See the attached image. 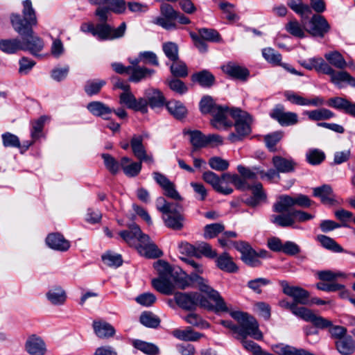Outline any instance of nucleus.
<instances>
[{
  "instance_id": "7c9ffc66",
  "label": "nucleus",
  "mask_w": 355,
  "mask_h": 355,
  "mask_svg": "<svg viewBox=\"0 0 355 355\" xmlns=\"http://www.w3.org/2000/svg\"><path fill=\"white\" fill-rule=\"evenodd\" d=\"M87 110L94 116H101L104 119H108L107 115L110 114L113 110L100 101H92L87 105Z\"/></svg>"
},
{
  "instance_id": "774afa93",
  "label": "nucleus",
  "mask_w": 355,
  "mask_h": 355,
  "mask_svg": "<svg viewBox=\"0 0 355 355\" xmlns=\"http://www.w3.org/2000/svg\"><path fill=\"white\" fill-rule=\"evenodd\" d=\"M209 166L216 171H223L228 168L229 162L226 159L221 158L220 157H212L209 159Z\"/></svg>"
},
{
  "instance_id": "f3484780",
  "label": "nucleus",
  "mask_w": 355,
  "mask_h": 355,
  "mask_svg": "<svg viewBox=\"0 0 355 355\" xmlns=\"http://www.w3.org/2000/svg\"><path fill=\"white\" fill-rule=\"evenodd\" d=\"M326 71L324 74L330 76V81L339 88L343 87V83H347L352 87H355V78L352 76L348 72L345 71H336L332 68L331 66L328 64L326 67Z\"/></svg>"
},
{
  "instance_id": "052dcab7",
  "label": "nucleus",
  "mask_w": 355,
  "mask_h": 355,
  "mask_svg": "<svg viewBox=\"0 0 355 355\" xmlns=\"http://www.w3.org/2000/svg\"><path fill=\"white\" fill-rule=\"evenodd\" d=\"M263 57L268 62L275 64H281L282 55L272 48H266L262 50Z\"/></svg>"
},
{
  "instance_id": "680f3d73",
  "label": "nucleus",
  "mask_w": 355,
  "mask_h": 355,
  "mask_svg": "<svg viewBox=\"0 0 355 355\" xmlns=\"http://www.w3.org/2000/svg\"><path fill=\"white\" fill-rule=\"evenodd\" d=\"M219 105L215 104L213 98L209 96H204L200 102V110L202 114H213L215 108Z\"/></svg>"
},
{
  "instance_id": "9d476101",
  "label": "nucleus",
  "mask_w": 355,
  "mask_h": 355,
  "mask_svg": "<svg viewBox=\"0 0 355 355\" xmlns=\"http://www.w3.org/2000/svg\"><path fill=\"white\" fill-rule=\"evenodd\" d=\"M235 248L241 254V259L248 265L257 267L261 264L259 257L266 258L268 254L266 250H260L257 252L250 245L243 241L234 243Z\"/></svg>"
},
{
  "instance_id": "4c0bfd02",
  "label": "nucleus",
  "mask_w": 355,
  "mask_h": 355,
  "mask_svg": "<svg viewBox=\"0 0 355 355\" xmlns=\"http://www.w3.org/2000/svg\"><path fill=\"white\" fill-rule=\"evenodd\" d=\"M148 105L152 108L162 107L164 104L165 98L162 93L157 89H148L145 93Z\"/></svg>"
},
{
  "instance_id": "412c9836",
  "label": "nucleus",
  "mask_w": 355,
  "mask_h": 355,
  "mask_svg": "<svg viewBox=\"0 0 355 355\" xmlns=\"http://www.w3.org/2000/svg\"><path fill=\"white\" fill-rule=\"evenodd\" d=\"M25 348L31 355H45L47 351L44 341L36 335H32L28 338Z\"/></svg>"
},
{
  "instance_id": "49530a36",
  "label": "nucleus",
  "mask_w": 355,
  "mask_h": 355,
  "mask_svg": "<svg viewBox=\"0 0 355 355\" xmlns=\"http://www.w3.org/2000/svg\"><path fill=\"white\" fill-rule=\"evenodd\" d=\"M288 6L295 12L300 15L302 17H308L311 13V8L309 5L304 4L301 0H288Z\"/></svg>"
},
{
  "instance_id": "79ce46f5",
  "label": "nucleus",
  "mask_w": 355,
  "mask_h": 355,
  "mask_svg": "<svg viewBox=\"0 0 355 355\" xmlns=\"http://www.w3.org/2000/svg\"><path fill=\"white\" fill-rule=\"evenodd\" d=\"M216 265L220 270L228 272H234L238 270L232 258L227 253H223L217 258Z\"/></svg>"
},
{
  "instance_id": "f704fd0d",
  "label": "nucleus",
  "mask_w": 355,
  "mask_h": 355,
  "mask_svg": "<svg viewBox=\"0 0 355 355\" xmlns=\"http://www.w3.org/2000/svg\"><path fill=\"white\" fill-rule=\"evenodd\" d=\"M172 334L178 339L184 341H197L204 336L203 334L193 331L191 327L175 329Z\"/></svg>"
},
{
  "instance_id": "393cba45",
  "label": "nucleus",
  "mask_w": 355,
  "mask_h": 355,
  "mask_svg": "<svg viewBox=\"0 0 355 355\" xmlns=\"http://www.w3.org/2000/svg\"><path fill=\"white\" fill-rule=\"evenodd\" d=\"M92 327L94 333L100 338L107 339L115 334L114 327L106 321L95 320L93 322Z\"/></svg>"
},
{
  "instance_id": "c756f323",
  "label": "nucleus",
  "mask_w": 355,
  "mask_h": 355,
  "mask_svg": "<svg viewBox=\"0 0 355 355\" xmlns=\"http://www.w3.org/2000/svg\"><path fill=\"white\" fill-rule=\"evenodd\" d=\"M195 299L194 293H174L175 302L182 309L185 310H192L195 309Z\"/></svg>"
},
{
  "instance_id": "bf43d9fd",
  "label": "nucleus",
  "mask_w": 355,
  "mask_h": 355,
  "mask_svg": "<svg viewBox=\"0 0 355 355\" xmlns=\"http://www.w3.org/2000/svg\"><path fill=\"white\" fill-rule=\"evenodd\" d=\"M306 161L311 165L320 164L325 158L324 153L318 149H311L306 155Z\"/></svg>"
},
{
  "instance_id": "72a5a7b5",
  "label": "nucleus",
  "mask_w": 355,
  "mask_h": 355,
  "mask_svg": "<svg viewBox=\"0 0 355 355\" xmlns=\"http://www.w3.org/2000/svg\"><path fill=\"white\" fill-rule=\"evenodd\" d=\"M155 73V70L143 67H131L129 80L139 83L144 78L150 77Z\"/></svg>"
},
{
  "instance_id": "20e7f679",
  "label": "nucleus",
  "mask_w": 355,
  "mask_h": 355,
  "mask_svg": "<svg viewBox=\"0 0 355 355\" xmlns=\"http://www.w3.org/2000/svg\"><path fill=\"white\" fill-rule=\"evenodd\" d=\"M223 178L226 179L225 185L232 183L239 189H251L252 191V196L245 200L246 204L254 207L265 200L266 194L263 191V187L260 182H255L251 185L243 177L236 174L223 173Z\"/></svg>"
},
{
  "instance_id": "c03bdc74",
  "label": "nucleus",
  "mask_w": 355,
  "mask_h": 355,
  "mask_svg": "<svg viewBox=\"0 0 355 355\" xmlns=\"http://www.w3.org/2000/svg\"><path fill=\"white\" fill-rule=\"evenodd\" d=\"M304 114L312 121L327 120L335 116L333 112L326 108L306 111Z\"/></svg>"
},
{
  "instance_id": "ea45409f",
  "label": "nucleus",
  "mask_w": 355,
  "mask_h": 355,
  "mask_svg": "<svg viewBox=\"0 0 355 355\" xmlns=\"http://www.w3.org/2000/svg\"><path fill=\"white\" fill-rule=\"evenodd\" d=\"M324 58L329 62L330 66L332 65L338 69H344L347 67V62L345 60L342 54L337 51H333L324 54Z\"/></svg>"
},
{
  "instance_id": "f257e3e1",
  "label": "nucleus",
  "mask_w": 355,
  "mask_h": 355,
  "mask_svg": "<svg viewBox=\"0 0 355 355\" xmlns=\"http://www.w3.org/2000/svg\"><path fill=\"white\" fill-rule=\"evenodd\" d=\"M182 260L192 269L190 275L184 277H178L177 272H174L171 266L163 260H159L154 263V268L157 270L159 278H173L178 288L185 289L187 287L197 286L202 292L209 293L211 297L217 301L218 309L225 310V304L218 295V291L214 290L209 284L207 279L200 275L204 271L201 263L190 258H182Z\"/></svg>"
},
{
  "instance_id": "ddd939ff",
  "label": "nucleus",
  "mask_w": 355,
  "mask_h": 355,
  "mask_svg": "<svg viewBox=\"0 0 355 355\" xmlns=\"http://www.w3.org/2000/svg\"><path fill=\"white\" fill-rule=\"evenodd\" d=\"M330 30V26L325 18L314 15L309 20L306 31L313 37H323Z\"/></svg>"
},
{
  "instance_id": "a18cd8bd",
  "label": "nucleus",
  "mask_w": 355,
  "mask_h": 355,
  "mask_svg": "<svg viewBox=\"0 0 355 355\" xmlns=\"http://www.w3.org/2000/svg\"><path fill=\"white\" fill-rule=\"evenodd\" d=\"M286 31L291 35L298 38L306 37V29L296 20H291L285 25Z\"/></svg>"
},
{
  "instance_id": "4d7b16f0",
  "label": "nucleus",
  "mask_w": 355,
  "mask_h": 355,
  "mask_svg": "<svg viewBox=\"0 0 355 355\" xmlns=\"http://www.w3.org/2000/svg\"><path fill=\"white\" fill-rule=\"evenodd\" d=\"M47 120L48 117L46 116H42L32 122L31 137L33 140H36L40 137L44 123Z\"/></svg>"
},
{
  "instance_id": "e2e57ef3",
  "label": "nucleus",
  "mask_w": 355,
  "mask_h": 355,
  "mask_svg": "<svg viewBox=\"0 0 355 355\" xmlns=\"http://www.w3.org/2000/svg\"><path fill=\"white\" fill-rule=\"evenodd\" d=\"M198 33L203 40L209 42H220L222 41L219 33L214 29L201 28L199 29Z\"/></svg>"
},
{
  "instance_id": "6ab92c4d",
  "label": "nucleus",
  "mask_w": 355,
  "mask_h": 355,
  "mask_svg": "<svg viewBox=\"0 0 355 355\" xmlns=\"http://www.w3.org/2000/svg\"><path fill=\"white\" fill-rule=\"evenodd\" d=\"M281 286L284 293L292 297L296 303L306 304L309 297V293L307 291L299 286H290L286 281H282Z\"/></svg>"
},
{
  "instance_id": "f03ea898",
  "label": "nucleus",
  "mask_w": 355,
  "mask_h": 355,
  "mask_svg": "<svg viewBox=\"0 0 355 355\" xmlns=\"http://www.w3.org/2000/svg\"><path fill=\"white\" fill-rule=\"evenodd\" d=\"M230 315L245 328L243 334L236 337L237 339L241 341L246 350L252 352L253 355H259L262 351L261 347L247 338L249 336L257 340L263 339V334L259 329L257 320L249 314L241 311H231Z\"/></svg>"
},
{
  "instance_id": "f8f14e48",
  "label": "nucleus",
  "mask_w": 355,
  "mask_h": 355,
  "mask_svg": "<svg viewBox=\"0 0 355 355\" xmlns=\"http://www.w3.org/2000/svg\"><path fill=\"white\" fill-rule=\"evenodd\" d=\"M270 116L282 126H290L298 123V115L295 112L285 111L282 105H277L270 112Z\"/></svg>"
},
{
  "instance_id": "69168bd1",
  "label": "nucleus",
  "mask_w": 355,
  "mask_h": 355,
  "mask_svg": "<svg viewBox=\"0 0 355 355\" xmlns=\"http://www.w3.org/2000/svg\"><path fill=\"white\" fill-rule=\"evenodd\" d=\"M163 51L166 56L171 61H177L178 60V46L172 42H168L163 44Z\"/></svg>"
},
{
  "instance_id": "2eb2a0df",
  "label": "nucleus",
  "mask_w": 355,
  "mask_h": 355,
  "mask_svg": "<svg viewBox=\"0 0 355 355\" xmlns=\"http://www.w3.org/2000/svg\"><path fill=\"white\" fill-rule=\"evenodd\" d=\"M148 135L146 134L141 135H135L130 140V146L134 155L141 162H145L148 164H153L154 159L152 155H148L145 147L143 145V141Z\"/></svg>"
},
{
  "instance_id": "4468645a",
  "label": "nucleus",
  "mask_w": 355,
  "mask_h": 355,
  "mask_svg": "<svg viewBox=\"0 0 355 355\" xmlns=\"http://www.w3.org/2000/svg\"><path fill=\"white\" fill-rule=\"evenodd\" d=\"M119 103L128 108L145 114L148 112V103L146 98H136L130 90L123 92L119 96Z\"/></svg>"
},
{
  "instance_id": "0e129e2a",
  "label": "nucleus",
  "mask_w": 355,
  "mask_h": 355,
  "mask_svg": "<svg viewBox=\"0 0 355 355\" xmlns=\"http://www.w3.org/2000/svg\"><path fill=\"white\" fill-rule=\"evenodd\" d=\"M237 170L246 182L253 181L259 176V169L258 168L250 169L243 166L239 165Z\"/></svg>"
},
{
  "instance_id": "39448f33",
  "label": "nucleus",
  "mask_w": 355,
  "mask_h": 355,
  "mask_svg": "<svg viewBox=\"0 0 355 355\" xmlns=\"http://www.w3.org/2000/svg\"><path fill=\"white\" fill-rule=\"evenodd\" d=\"M156 207L162 213V218L166 227L174 230H180L183 227L184 218L178 211L177 204L171 203L163 197L156 199Z\"/></svg>"
},
{
  "instance_id": "6e6d98bb",
  "label": "nucleus",
  "mask_w": 355,
  "mask_h": 355,
  "mask_svg": "<svg viewBox=\"0 0 355 355\" xmlns=\"http://www.w3.org/2000/svg\"><path fill=\"white\" fill-rule=\"evenodd\" d=\"M102 158L103 159L104 164L106 168L112 173L116 174L120 168L121 162H117L112 156L109 154H103Z\"/></svg>"
},
{
  "instance_id": "37998d69",
  "label": "nucleus",
  "mask_w": 355,
  "mask_h": 355,
  "mask_svg": "<svg viewBox=\"0 0 355 355\" xmlns=\"http://www.w3.org/2000/svg\"><path fill=\"white\" fill-rule=\"evenodd\" d=\"M338 351L343 355H349L355 350V343L351 336H345L336 342Z\"/></svg>"
},
{
  "instance_id": "2f4dec72",
  "label": "nucleus",
  "mask_w": 355,
  "mask_h": 355,
  "mask_svg": "<svg viewBox=\"0 0 355 355\" xmlns=\"http://www.w3.org/2000/svg\"><path fill=\"white\" fill-rule=\"evenodd\" d=\"M121 166L124 173L128 177L137 176L141 170V162H131V159L128 157H123L121 159Z\"/></svg>"
},
{
  "instance_id": "5701e85b",
  "label": "nucleus",
  "mask_w": 355,
  "mask_h": 355,
  "mask_svg": "<svg viewBox=\"0 0 355 355\" xmlns=\"http://www.w3.org/2000/svg\"><path fill=\"white\" fill-rule=\"evenodd\" d=\"M222 69L228 76L242 81H245L250 76V72L247 68L235 63L230 62L224 65Z\"/></svg>"
},
{
  "instance_id": "a878e982",
  "label": "nucleus",
  "mask_w": 355,
  "mask_h": 355,
  "mask_svg": "<svg viewBox=\"0 0 355 355\" xmlns=\"http://www.w3.org/2000/svg\"><path fill=\"white\" fill-rule=\"evenodd\" d=\"M23 24L27 28H31L33 26H36L37 21L35 15V11L33 8L32 2L31 0H23Z\"/></svg>"
},
{
  "instance_id": "338daca9",
  "label": "nucleus",
  "mask_w": 355,
  "mask_h": 355,
  "mask_svg": "<svg viewBox=\"0 0 355 355\" xmlns=\"http://www.w3.org/2000/svg\"><path fill=\"white\" fill-rule=\"evenodd\" d=\"M196 251L197 258H200L202 256H205L209 258H214L217 254L209 244L203 242L198 243L196 245Z\"/></svg>"
},
{
  "instance_id": "864d4df0",
  "label": "nucleus",
  "mask_w": 355,
  "mask_h": 355,
  "mask_svg": "<svg viewBox=\"0 0 355 355\" xmlns=\"http://www.w3.org/2000/svg\"><path fill=\"white\" fill-rule=\"evenodd\" d=\"M318 278L322 281L331 282L338 278H345L346 274L341 271H332L330 270H320L317 272Z\"/></svg>"
},
{
  "instance_id": "0eeeda50",
  "label": "nucleus",
  "mask_w": 355,
  "mask_h": 355,
  "mask_svg": "<svg viewBox=\"0 0 355 355\" xmlns=\"http://www.w3.org/2000/svg\"><path fill=\"white\" fill-rule=\"evenodd\" d=\"M313 202L309 198L303 194H299L295 197L288 195L281 196L273 205V211L277 213L288 211L295 205L301 207H309Z\"/></svg>"
},
{
  "instance_id": "58836bf2",
  "label": "nucleus",
  "mask_w": 355,
  "mask_h": 355,
  "mask_svg": "<svg viewBox=\"0 0 355 355\" xmlns=\"http://www.w3.org/2000/svg\"><path fill=\"white\" fill-rule=\"evenodd\" d=\"M300 64L306 69H315L318 72L325 73L328 64L322 58H311L307 60H302Z\"/></svg>"
},
{
  "instance_id": "603ef678",
  "label": "nucleus",
  "mask_w": 355,
  "mask_h": 355,
  "mask_svg": "<svg viewBox=\"0 0 355 355\" xmlns=\"http://www.w3.org/2000/svg\"><path fill=\"white\" fill-rule=\"evenodd\" d=\"M1 139L4 147L21 148L19 138L14 134L6 132L1 135Z\"/></svg>"
},
{
  "instance_id": "a19ab883",
  "label": "nucleus",
  "mask_w": 355,
  "mask_h": 355,
  "mask_svg": "<svg viewBox=\"0 0 355 355\" xmlns=\"http://www.w3.org/2000/svg\"><path fill=\"white\" fill-rule=\"evenodd\" d=\"M317 241H318L320 244L324 248L331 250L334 252H344L347 253V250H345L340 245H339L335 240L332 238L329 237L327 236L320 234L317 236Z\"/></svg>"
},
{
  "instance_id": "13d9d810",
  "label": "nucleus",
  "mask_w": 355,
  "mask_h": 355,
  "mask_svg": "<svg viewBox=\"0 0 355 355\" xmlns=\"http://www.w3.org/2000/svg\"><path fill=\"white\" fill-rule=\"evenodd\" d=\"M184 320L187 323L200 329H207L209 327V324L207 321L204 320L199 315L194 313L188 314L184 317Z\"/></svg>"
},
{
  "instance_id": "3c124183",
  "label": "nucleus",
  "mask_w": 355,
  "mask_h": 355,
  "mask_svg": "<svg viewBox=\"0 0 355 355\" xmlns=\"http://www.w3.org/2000/svg\"><path fill=\"white\" fill-rule=\"evenodd\" d=\"M219 8L225 15V17L229 21H235L239 19L236 13L235 6L227 1H223L218 4Z\"/></svg>"
},
{
  "instance_id": "473e14b6",
  "label": "nucleus",
  "mask_w": 355,
  "mask_h": 355,
  "mask_svg": "<svg viewBox=\"0 0 355 355\" xmlns=\"http://www.w3.org/2000/svg\"><path fill=\"white\" fill-rule=\"evenodd\" d=\"M24 45L18 39L0 40V50L8 54H13L24 49Z\"/></svg>"
},
{
  "instance_id": "4be33fe9",
  "label": "nucleus",
  "mask_w": 355,
  "mask_h": 355,
  "mask_svg": "<svg viewBox=\"0 0 355 355\" xmlns=\"http://www.w3.org/2000/svg\"><path fill=\"white\" fill-rule=\"evenodd\" d=\"M47 245L55 250L67 251L70 248V242L59 233L49 234L46 239Z\"/></svg>"
},
{
  "instance_id": "5fc2aeb1",
  "label": "nucleus",
  "mask_w": 355,
  "mask_h": 355,
  "mask_svg": "<svg viewBox=\"0 0 355 355\" xmlns=\"http://www.w3.org/2000/svg\"><path fill=\"white\" fill-rule=\"evenodd\" d=\"M139 320L142 324L150 328H156L160 323L159 318L150 312L143 313L140 316Z\"/></svg>"
},
{
  "instance_id": "bb28decb",
  "label": "nucleus",
  "mask_w": 355,
  "mask_h": 355,
  "mask_svg": "<svg viewBox=\"0 0 355 355\" xmlns=\"http://www.w3.org/2000/svg\"><path fill=\"white\" fill-rule=\"evenodd\" d=\"M272 162L277 172L283 173L294 171L297 166V163L293 159H287L281 156H274Z\"/></svg>"
},
{
  "instance_id": "7ed1b4c3",
  "label": "nucleus",
  "mask_w": 355,
  "mask_h": 355,
  "mask_svg": "<svg viewBox=\"0 0 355 355\" xmlns=\"http://www.w3.org/2000/svg\"><path fill=\"white\" fill-rule=\"evenodd\" d=\"M10 21L15 31L22 36L21 42L24 45L23 50H28L31 54L37 56L44 48L42 40L34 35L32 27L27 28L24 26L19 15L12 14Z\"/></svg>"
},
{
  "instance_id": "a211bd4d",
  "label": "nucleus",
  "mask_w": 355,
  "mask_h": 355,
  "mask_svg": "<svg viewBox=\"0 0 355 355\" xmlns=\"http://www.w3.org/2000/svg\"><path fill=\"white\" fill-rule=\"evenodd\" d=\"M233 109L229 110L227 107L218 106L215 108L213 114V119L211 125L216 129H223L232 125V122L229 120L228 117L231 116V112Z\"/></svg>"
},
{
  "instance_id": "e433bc0d",
  "label": "nucleus",
  "mask_w": 355,
  "mask_h": 355,
  "mask_svg": "<svg viewBox=\"0 0 355 355\" xmlns=\"http://www.w3.org/2000/svg\"><path fill=\"white\" fill-rule=\"evenodd\" d=\"M166 106L170 114L177 119H182L187 114V109L180 101L172 100Z\"/></svg>"
},
{
  "instance_id": "6e6552de",
  "label": "nucleus",
  "mask_w": 355,
  "mask_h": 355,
  "mask_svg": "<svg viewBox=\"0 0 355 355\" xmlns=\"http://www.w3.org/2000/svg\"><path fill=\"white\" fill-rule=\"evenodd\" d=\"M290 310L296 316L302 320L311 322L314 327L320 329H329L332 322L327 318L315 314L311 310L304 306H296L295 304L289 305Z\"/></svg>"
},
{
  "instance_id": "9b49d317",
  "label": "nucleus",
  "mask_w": 355,
  "mask_h": 355,
  "mask_svg": "<svg viewBox=\"0 0 355 355\" xmlns=\"http://www.w3.org/2000/svg\"><path fill=\"white\" fill-rule=\"evenodd\" d=\"M126 30L125 22L121 24L118 28H112L106 23L98 24L95 26L93 35L100 40H112L122 37Z\"/></svg>"
},
{
  "instance_id": "c85d7f7f",
  "label": "nucleus",
  "mask_w": 355,
  "mask_h": 355,
  "mask_svg": "<svg viewBox=\"0 0 355 355\" xmlns=\"http://www.w3.org/2000/svg\"><path fill=\"white\" fill-rule=\"evenodd\" d=\"M205 293H206L208 297L211 299L214 302H215V305H212L207 298H205L204 296H202V295L198 293H194V298L195 299V308L197 306H199L200 307H202V308H205V309H207L208 310H214L216 312H218V311H223V312H227L228 311V308L226 305V303L225 302L224 300L223 299V297L220 296V294H218V295L220 296V297L222 299L224 304H225V310H222V309H218L217 308V301L215 300L214 299H213L212 297H210V295H209V293H206V292H204ZM218 293H219L218 292Z\"/></svg>"
},
{
  "instance_id": "b1692460",
  "label": "nucleus",
  "mask_w": 355,
  "mask_h": 355,
  "mask_svg": "<svg viewBox=\"0 0 355 355\" xmlns=\"http://www.w3.org/2000/svg\"><path fill=\"white\" fill-rule=\"evenodd\" d=\"M153 286L159 293L170 295L175 293L177 286L173 278H157L152 280Z\"/></svg>"
},
{
  "instance_id": "c9c22d12",
  "label": "nucleus",
  "mask_w": 355,
  "mask_h": 355,
  "mask_svg": "<svg viewBox=\"0 0 355 355\" xmlns=\"http://www.w3.org/2000/svg\"><path fill=\"white\" fill-rule=\"evenodd\" d=\"M281 214L279 215H272L270 217L271 222L284 227L294 225L295 220L293 218L292 209H290L288 211H284Z\"/></svg>"
},
{
  "instance_id": "dca6fc26",
  "label": "nucleus",
  "mask_w": 355,
  "mask_h": 355,
  "mask_svg": "<svg viewBox=\"0 0 355 355\" xmlns=\"http://www.w3.org/2000/svg\"><path fill=\"white\" fill-rule=\"evenodd\" d=\"M202 179L220 193L229 195L233 192L230 187L225 185L226 179L223 178V175L220 177L212 171H206L202 174Z\"/></svg>"
},
{
  "instance_id": "423d86ee",
  "label": "nucleus",
  "mask_w": 355,
  "mask_h": 355,
  "mask_svg": "<svg viewBox=\"0 0 355 355\" xmlns=\"http://www.w3.org/2000/svg\"><path fill=\"white\" fill-rule=\"evenodd\" d=\"M231 116L234 120V126L236 134L231 133L229 139L235 142L241 137L248 135L251 132V123L252 119L246 112L240 109H233L231 112Z\"/></svg>"
},
{
  "instance_id": "8fccbe9b",
  "label": "nucleus",
  "mask_w": 355,
  "mask_h": 355,
  "mask_svg": "<svg viewBox=\"0 0 355 355\" xmlns=\"http://www.w3.org/2000/svg\"><path fill=\"white\" fill-rule=\"evenodd\" d=\"M189 135V140L194 149L201 148L206 146V135H204L199 130H190L187 132Z\"/></svg>"
},
{
  "instance_id": "cd10ccee",
  "label": "nucleus",
  "mask_w": 355,
  "mask_h": 355,
  "mask_svg": "<svg viewBox=\"0 0 355 355\" xmlns=\"http://www.w3.org/2000/svg\"><path fill=\"white\" fill-rule=\"evenodd\" d=\"M48 300L53 305L60 306L67 300V293L60 286L51 288L46 294Z\"/></svg>"
},
{
  "instance_id": "09e8293b",
  "label": "nucleus",
  "mask_w": 355,
  "mask_h": 355,
  "mask_svg": "<svg viewBox=\"0 0 355 355\" xmlns=\"http://www.w3.org/2000/svg\"><path fill=\"white\" fill-rule=\"evenodd\" d=\"M133 346L148 355H158L159 348L153 343H146L140 340H136L133 342Z\"/></svg>"
},
{
  "instance_id": "aec40b11",
  "label": "nucleus",
  "mask_w": 355,
  "mask_h": 355,
  "mask_svg": "<svg viewBox=\"0 0 355 355\" xmlns=\"http://www.w3.org/2000/svg\"><path fill=\"white\" fill-rule=\"evenodd\" d=\"M313 195L319 198L324 205H334L338 203L333 189L329 184H322L313 189Z\"/></svg>"
},
{
  "instance_id": "1a4fd4ad",
  "label": "nucleus",
  "mask_w": 355,
  "mask_h": 355,
  "mask_svg": "<svg viewBox=\"0 0 355 355\" xmlns=\"http://www.w3.org/2000/svg\"><path fill=\"white\" fill-rule=\"evenodd\" d=\"M134 230L135 235L138 236V243L135 247L141 255L148 258H157L162 256V252L150 241L147 234L142 233L139 226H135Z\"/></svg>"
},
{
  "instance_id": "de8ad7c7",
  "label": "nucleus",
  "mask_w": 355,
  "mask_h": 355,
  "mask_svg": "<svg viewBox=\"0 0 355 355\" xmlns=\"http://www.w3.org/2000/svg\"><path fill=\"white\" fill-rule=\"evenodd\" d=\"M214 76L208 71L204 70L192 76V80L202 87H210L214 83Z\"/></svg>"
}]
</instances>
